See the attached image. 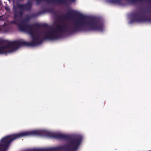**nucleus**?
I'll return each instance as SVG.
<instances>
[{
    "instance_id": "7ed1b4c3",
    "label": "nucleus",
    "mask_w": 151,
    "mask_h": 151,
    "mask_svg": "<svg viewBox=\"0 0 151 151\" xmlns=\"http://www.w3.org/2000/svg\"><path fill=\"white\" fill-rule=\"evenodd\" d=\"M24 133H25V132H21L17 134L7 136L3 138L0 141V151H5L12 141L24 137L22 136L16 138L17 135Z\"/></svg>"
},
{
    "instance_id": "20e7f679",
    "label": "nucleus",
    "mask_w": 151,
    "mask_h": 151,
    "mask_svg": "<svg viewBox=\"0 0 151 151\" xmlns=\"http://www.w3.org/2000/svg\"><path fill=\"white\" fill-rule=\"evenodd\" d=\"M12 29H0V33L3 32L4 33H10Z\"/></svg>"
},
{
    "instance_id": "f257e3e1",
    "label": "nucleus",
    "mask_w": 151,
    "mask_h": 151,
    "mask_svg": "<svg viewBox=\"0 0 151 151\" xmlns=\"http://www.w3.org/2000/svg\"><path fill=\"white\" fill-rule=\"evenodd\" d=\"M19 31L30 35L32 41H9L0 39V43L6 45L0 46V54H5L14 51L22 46L33 47L41 44L45 40H56V29H18Z\"/></svg>"
},
{
    "instance_id": "39448f33",
    "label": "nucleus",
    "mask_w": 151,
    "mask_h": 151,
    "mask_svg": "<svg viewBox=\"0 0 151 151\" xmlns=\"http://www.w3.org/2000/svg\"><path fill=\"white\" fill-rule=\"evenodd\" d=\"M52 150H53V149H49V150H51V151Z\"/></svg>"
},
{
    "instance_id": "f03ea898",
    "label": "nucleus",
    "mask_w": 151,
    "mask_h": 151,
    "mask_svg": "<svg viewBox=\"0 0 151 151\" xmlns=\"http://www.w3.org/2000/svg\"><path fill=\"white\" fill-rule=\"evenodd\" d=\"M33 135L44 136L48 137L68 140V143L58 147L57 149L65 151H76L80 145L82 137L80 135L71 136L61 134H55L44 130H35L25 132L17 135L16 138L22 136Z\"/></svg>"
}]
</instances>
